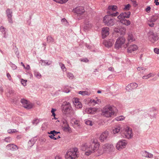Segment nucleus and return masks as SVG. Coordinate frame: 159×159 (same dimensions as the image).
<instances>
[{"instance_id": "f257e3e1", "label": "nucleus", "mask_w": 159, "mask_h": 159, "mask_svg": "<svg viewBox=\"0 0 159 159\" xmlns=\"http://www.w3.org/2000/svg\"><path fill=\"white\" fill-rule=\"evenodd\" d=\"M99 146V143L96 139H91L90 143L88 145L85 144L82 147L83 151L87 150L85 154L89 156L91 154L94 153L97 150L99 154H102L104 152H108L113 151L114 149L112 144L106 143L102 145V148L98 149Z\"/></svg>"}, {"instance_id": "f03ea898", "label": "nucleus", "mask_w": 159, "mask_h": 159, "mask_svg": "<svg viewBox=\"0 0 159 159\" xmlns=\"http://www.w3.org/2000/svg\"><path fill=\"white\" fill-rule=\"evenodd\" d=\"M63 113L67 116H71L74 115L75 112L73 110L70 104L68 102H65L61 106Z\"/></svg>"}, {"instance_id": "7ed1b4c3", "label": "nucleus", "mask_w": 159, "mask_h": 159, "mask_svg": "<svg viewBox=\"0 0 159 159\" xmlns=\"http://www.w3.org/2000/svg\"><path fill=\"white\" fill-rule=\"evenodd\" d=\"M116 107L113 106L107 105L102 110V115L106 117H109L114 115L115 113Z\"/></svg>"}, {"instance_id": "20e7f679", "label": "nucleus", "mask_w": 159, "mask_h": 159, "mask_svg": "<svg viewBox=\"0 0 159 159\" xmlns=\"http://www.w3.org/2000/svg\"><path fill=\"white\" fill-rule=\"evenodd\" d=\"M78 149L74 148L69 149L67 152L65 157L66 159H75L77 157Z\"/></svg>"}, {"instance_id": "39448f33", "label": "nucleus", "mask_w": 159, "mask_h": 159, "mask_svg": "<svg viewBox=\"0 0 159 159\" xmlns=\"http://www.w3.org/2000/svg\"><path fill=\"white\" fill-rule=\"evenodd\" d=\"M103 21L106 25L108 26L113 25L115 23L114 18L109 15L105 16L103 18Z\"/></svg>"}, {"instance_id": "423d86ee", "label": "nucleus", "mask_w": 159, "mask_h": 159, "mask_svg": "<svg viewBox=\"0 0 159 159\" xmlns=\"http://www.w3.org/2000/svg\"><path fill=\"white\" fill-rule=\"evenodd\" d=\"M121 136L124 138L131 139L133 136L132 129L129 127H127L122 131Z\"/></svg>"}, {"instance_id": "0eeeda50", "label": "nucleus", "mask_w": 159, "mask_h": 159, "mask_svg": "<svg viewBox=\"0 0 159 159\" xmlns=\"http://www.w3.org/2000/svg\"><path fill=\"white\" fill-rule=\"evenodd\" d=\"M125 39L123 36L119 37L116 40L115 44V48L119 49L121 48L122 46L125 43Z\"/></svg>"}, {"instance_id": "6e6552de", "label": "nucleus", "mask_w": 159, "mask_h": 159, "mask_svg": "<svg viewBox=\"0 0 159 159\" xmlns=\"http://www.w3.org/2000/svg\"><path fill=\"white\" fill-rule=\"evenodd\" d=\"M148 35L149 40L153 43H154L158 39L157 34L151 30L148 33Z\"/></svg>"}, {"instance_id": "1a4fd4ad", "label": "nucleus", "mask_w": 159, "mask_h": 159, "mask_svg": "<svg viewBox=\"0 0 159 159\" xmlns=\"http://www.w3.org/2000/svg\"><path fill=\"white\" fill-rule=\"evenodd\" d=\"M128 143L126 140L124 139L120 140L116 144V148L119 150H120L125 148Z\"/></svg>"}, {"instance_id": "9d476101", "label": "nucleus", "mask_w": 159, "mask_h": 159, "mask_svg": "<svg viewBox=\"0 0 159 159\" xmlns=\"http://www.w3.org/2000/svg\"><path fill=\"white\" fill-rule=\"evenodd\" d=\"M20 102L22 104L23 106L25 108L27 109L32 108L34 105L32 103L24 99H21Z\"/></svg>"}, {"instance_id": "9b49d317", "label": "nucleus", "mask_w": 159, "mask_h": 159, "mask_svg": "<svg viewBox=\"0 0 159 159\" xmlns=\"http://www.w3.org/2000/svg\"><path fill=\"white\" fill-rule=\"evenodd\" d=\"M158 15L155 14L149 19L147 22L148 25L151 27H153L154 23L158 18Z\"/></svg>"}, {"instance_id": "f8f14e48", "label": "nucleus", "mask_w": 159, "mask_h": 159, "mask_svg": "<svg viewBox=\"0 0 159 159\" xmlns=\"http://www.w3.org/2000/svg\"><path fill=\"white\" fill-rule=\"evenodd\" d=\"M73 11L78 16L83 14L85 11L84 7L82 6L77 7L73 9Z\"/></svg>"}, {"instance_id": "ddd939ff", "label": "nucleus", "mask_w": 159, "mask_h": 159, "mask_svg": "<svg viewBox=\"0 0 159 159\" xmlns=\"http://www.w3.org/2000/svg\"><path fill=\"white\" fill-rule=\"evenodd\" d=\"M114 30L115 32L118 33L121 35H123L125 34L126 30L125 28L124 27L118 26L115 28Z\"/></svg>"}, {"instance_id": "4468645a", "label": "nucleus", "mask_w": 159, "mask_h": 159, "mask_svg": "<svg viewBox=\"0 0 159 159\" xmlns=\"http://www.w3.org/2000/svg\"><path fill=\"white\" fill-rule=\"evenodd\" d=\"M92 26V25L90 23L88 20H85L84 21V30L85 31H86L90 30Z\"/></svg>"}, {"instance_id": "2eb2a0df", "label": "nucleus", "mask_w": 159, "mask_h": 159, "mask_svg": "<svg viewBox=\"0 0 159 159\" xmlns=\"http://www.w3.org/2000/svg\"><path fill=\"white\" fill-rule=\"evenodd\" d=\"M130 15V11L122 12L118 16L117 18L119 19H123L125 18H129Z\"/></svg>"}, {"instance_id": "dca6fc26", "label": "nucleus", "mask_w": 159, "mask_h": 159, "mask_svg": "<svg viewBox=\"0 0 159 159\" xmlns=\"http://www.w3.org/2000/svg\"><path fill=\"white\" fill-rule=\"evenodd\" d=\"M108 135V132L107 131H105L102 133L100 135L99 138V140L102 142H103L106 140Z\"/></svg>"}, {"instance_id": "f3484780", "label": "nucleus", "mask_w": 159, "mask_h": 159, "mask_svg": "<svg viewBox=\"0 0 159 159\" xmlns=\"http://www.w3.org/2000/svg\"><path fill=\"white\" fill-rule=\"evenodd\" d=\"M109 28L108 27H106L102 28V38L103 39L105 38L109 34Z\"/></svg>"}, {"instance_id": "a211bd4d", "label": "nucleus", "mask_w": 159, "mask_h": 159, "mask_svg": "<svg viewBox=\"0 0 159 159\" xmlns=\"http://www.w3.org/2000/svg\"><path fill=\"white\" fill-rule=\"evenodd\" d=\"M114 41L112 39H110L108 41L104 40L103 42V44L107 47H111L114 44Z\"/></svg>"}, {"instance_id": "6ab92c4d", "label": "nucleus", "mask_w": 159, "mask_h": 159, "mask_svg": "<svg viewBox=\"0 0 159 159\" xmlns=\"http://www.w3.org/2000/svg\"><path fill=\"white\" fill-rule=\"evenodd\" d=\"M138 49L137 46L135 44L130 45L127 48V52L129 53H132Z\"/></svg>"}, {"instance_id": "aec40b11", "label": "nucleus", "mask_w": 159, "mask_h": 159, "mask_svg": "<svg viewBox=\"0 0 159 159\" xmlns=\"http://www.w3.org/2000/svg\"><path fill=\"white\" fill-rule=\"evenodd\" d=\"M7 149L8 150L15 151L18 149V147L13 144H8L6 147Z\"/></svg>"}, {"instance_id": "412c9836", "label": "nucleus", "mask_w": 159, "mask_h": 159, "mask_svg": "<svg viewBox=\"0 0 159 159\" xmlns=\"http://www.w3.org/2000/svg\"><path fill=\"white\" fill-rule=\"evenodd\" d=\"M157 111L156 108L155 107H152L150 109V112H151L150 115L151 117H155L157 113H156V111Z\"/></svg>"}, {"instance_id": "4be33fe9", "label": "nucleus", "mask_w": 159, "mask_h": 159, "mask_svg": "<svg viewBox=\"0 0 159 159\" xmlns=\"http://www.w3.org/2000/svg\"><path fill=\"white\" fill-rule=\"evenodd\" d=\"M0 30L3 35V37L5 38H7V30H6V28L2 26L0 28Z\"/></svg>"}, {"instance_id": "5701e85b", "label": "nucleus", "mask_w": 159, "mask_h": 159, "mask_svg": "<svg viewBox=\"0 0 159 159\" xmlns=\"http://www.w3.org/2000/svg\"><path fill=\"white\" fill-rule=\"evenodd\" d=\"M97 110L95 108H90L86 109V111L88 114H94L96 111Z\"/></svg>"}, {"instance_id": "b1692460", "label": "nucleus", "mask_w": 159, "mask_h": 159, "mask_svg": "<svg viewBox=\"0 0 159 159\" xmlns=\"http://www.w3.org/2000/svg\"><path fill=\"white\" fill-rule=\"evenodd\" d=\"M41 61V64L43 66L49 65L52 63V61L48 60H40Z\"/></svg>"}, {"instance_id": "393cba45", "label": "nucleus", "mask_w": 159, "mask_h": 159, "mask_svg": "<svg viewBox=\"0 0 159 159\" xmlns=\"http://www.w3.org/2000/svg\"><path fill=\"white\" fill-rule=\"evenodd\" d=\"M143 156L145 157L149 158H152L153 157V154L147 152L146 151L143 152Z\"/></svg>"}, {"instance_id": "a878e982", "label": "nucleus", "mask_w": 159, "mask_h": 159, "mask_svg": "<svg viewBox=\"0 0 159 159\" xmlns=\"http://www.w3.org/2000/svg\"><path fill=\"white\" fill-rule=\"evenodd\" d=\"M128 35L127 39L129 42H131L135 40V38L133 35L131 33H128Z\"/></svg>"}, {"instance_id": "bb28decb", "label": "nucleus", "mask_w": 159, "mask_h": 159, "mask_svg": "<svg viewBox=\"0 0 159 159\" xmlns=\"http://www.w3.org/2000/svg\"><path fill=\"white\" fill-rule=\"evenodd\" d=\"M120 19V22L123 25L127 26L129 25L130 24V21L128 20H127L125 19Z\"/></svg>"}, {"instance_id": "cd10ccee", "label": "nucleus", "mask_w": 159, "mask_h": 159, "mask_svg": "<svg viewBox=\"0 0 159 159\" xmlns=\"http://www.w3.org/2000/svg\"><path fill=\"white\" fill-rule=\"evenodd\" d=\"M6 14L7 17H12V11L9 8H7L6 10Z\"/></svg>"}, {"instance_id": "c85d7f7f", "label": "nucleus", "mask_w": 159, "mask_h": 159, "mask_svg": "<svg viewBox=\"0 0 159 159\" xmlns=\"http://www.w3.org/2000/svg\"><path fill=\"white\" fill-rule=\"evenodd\" d=\"M120 130V127L119 126H117L115 127L113 129V132L114 134H116L119 132Z\"/></svg>"}, {"instance_id": "c756f323", "label": "nucleus", "mask_w": 159, "mask_h": 159, "mask_svg": "<svg viewBox=\"0 0 159 159\" xmlns=\"http://www.w3.org/2000/svg\"><path fill=\"white\" fill-rule=\"evenodd\" d=\"M79 94H81L83 96L85 95H89L91 94L90 92L87 91H80L79 92Z\"/></svg>"}, {"instance_id": "7c9ffc66", "label": "nucleus", "mask_w": 159, "mask_h": 159, "mask_svg": "<svg viewBox=\"0 0 159 159\" xmlns=\"http://www.w3.org/2000/svg\"><path fill=\"white\" fill-rule=\"evenodd\" d=\"M47 39L48 43H52L54 41V39L50 36L47 37Z\"/></svg>"}, {"instance_id": "2f4dec72", "label": "nucleus", "mask_w": 159, "mask_h": 159, "mask_svg": "<svg viewBox=\"0 0 159 159\" xmlns=\"http://www.w3.org/2000/svg\"><path fill=\"white\" fill-rule=\"evenodd\" d=\"M35 141L36 140L34 139H32L30 140L28 142V146L30 147H31L34 145Z\"/></svg>"}, {"instance_id": "473e14b6", "label": "nucleus", "mask_w": 159, "mask_h": 159, "mask_svg": "<svg viewBox=\"0 0 159 159\" xmlns=\"http://www.w3.org/2000/svg\"><path fill=\"white\" fill-rule=\"evenodd\" d=\"M117 8V7L115 5L109 6L108 7V9L109 10H111L113 11H115Z\"/></svg>"}, {"instance_id": "72a5a7b5", "label": "nucleus", "mask_w": 159, "mask_h": 159, "mask_svg": "<svg viewBox=\"0 0 159 159\" xmlns=\"http://www.w3.org/2000/svg\"><path fill=\"white\" fill-rule=\"evenodd\" d=\"M131 88L132 89L136 88L138 86V84L135 83H133L130 84Z\"/></svg>"}, {"instance_id": "f704fd0d", "label": "nucleus", "mask_w": 159, "mask_h": 159, "mask_svg": "<svg viewBox=\"0 0 159 159\" xmlns=\"http://www.w3.org/2000/svg\"><path fill=\"white\" fill-rule=\"evenodd\" d=\"M154 75H153L152 73H150L146 76H144L142 77V78L144 79L147 80L151 77H153Z\"/></svg>"}, {"instance_id": "c9c22d12", "label": "nucleus", "mask_w": 159, "mask_h": 159, "mask_svg": "<svg viewBox=\"0 0 159 159\" xmlns=\"http://www.w3.org/2000/svg\"><path fill=\"white\" fill-rule=\"evenodd\" d=\"M34 74V76L38 79H40L41 77V74L39 72L35 71Z\"/></svg>"}, {"instance_id": "e433bc0d", "label": "nucleus", "mask_w": 159, "mask_h": 159, "mask_svg": "<svg viewBox=\"0 0 159 159\" xmlns=\"http://www.w3.org/2000/svg\"><path fill=\"white\" fill-rule=\"evenodd\" d=\"M131 6L129 4H128L125 5L123 9L124 11H128L129 10Z\"/></svg>"}, {"instance_id": "4c0bfd02", "label": "nucleus", "mask_w": 159, "mask_h": 159, "mask_svg": "<svg viewBox=\"0 0 159 159\" xmlns=\"http://www.w3.org/2000/svg\"><path fill=\"white\" fill-rule=\"evenodd\" d=\"M59 65L61 69L63 71H66V69L65 66V65L63 64L60 62L59 63Z\"/></svg>"}, {"instance_id": "58836bf2", "label": "nucleus", "mask_w": 159, "mask_h": 159, "mask_svg": "<svg viewBox=\"0 0 159 159\" xmlns=\"http://www.w3.org/2000/svg\"><path fill=\"white\" fill-rule=\"evenodd\" d=\"M74 105L75 107L77 108H80L82 107V105L80 102L76 103L74 104Z\"/></svg>"}, {"instance_id": "ea45409f", "label": "nucleus", "mask_w": 159, "mask_h": 159, "mask_svg": "<svg viewBox=\"0 0 159 159\" xmlns=\"http://www.w3.org/2000/svg\"><path fill=\"white\" fill-rule=\"evenodd\" d=\"M125 118V117L123 116H120L115 118L116 120L117 121H121L124 120Z\"/></svg>"}, {"instance_id": "a19ab883", "label": "nucleus", "mask_w": 159, "mask_h": 159, "mask_svg": "<svg viewBox=\"0 0 159 159\" xmlns=\"http://www.w3.org/2000/svg\"><path fill=\"white\" fill-rule=\"evenodd\" d=\"M67 77L70 79H72L74 78V76L73 74L69 72L67 74Z\"/></svg>"}, {"instance_id": "79ce46f5", "label": "nucleus", "mask_w": 159, "mask_h": 159, "mask_svg": "<svg viewBox=\"0 0 159 159\" xmlns=\"http://www.w3.org/2000/svg\"><path fill=\"white\" fill-rule=\"evenodd\" d=\"M58 133H60V132L56 131L54 130L51 131L50 133H48L49 134L54 135V136Z\"/></svg>"}, {"instance_id": "37998d69", "label": "nucleus", "mask_w": 159, "mask_h": 159, "mask_svg": "<svg viewBox=\"0 0 159 159\" xmlns=\"http://www.w3.org/2000/svg\"><path fill=\"white\" fill-rule=\"evenodd\" d=\"M4 140L6 142L9 143L11 142L12 140V139L10 137H7L5 138Z\"/></svg>"}, {"instance_id": "c03bdc74", "label": "nucleus", "mask_w": 159, "mask_h": 159, "mask_svg": "<svg viewBox=\"0 0 159 159\" xmlns=\"http://www.w3.org/2000/svg\"><path fill=\"white\" fill-rule=\"evenodd\" d=\"M85 123L87 125L92 126L93 125L92 121L90 120H86Z\"/></svg>"}, {"instance_id": "a18cd8bd", "label": "nucleus", "mask_w": 159, "mask_h": 159, "mask_svg": "<svg viewBox=\"0 0 159 159\" xmlns=\"http://www.w3.org/2000/svg\"><path fill=\"white\" fill-rule=\"evenodd\" d=\"M131 1L133 6L136 7L138 5V3L135 0H131Z\"/></svg>"}, {"instance_id": "49530a36", "label": "nucleus", "mask_w": 159, "mask_h": 159, "mask_svg": "<svg viewBox=\"0 0 159 159\" xmlns=\"http://www.w3.org/2000/svg\"><path fill=\"white\" fill-rule=\"evenodd\" d=\"M8 21L10 24H13V20L12 17H7Z\"/></svg>"}, {"instance_id": "de8ad7c7", "label": "nucleus", "mask_w": 159, "mask_h": 159, "mask_svg": "<svg viewBox=\"0 0 159 159\" xmlns=\"http://www.w3.org/2000/svg\"><path fill=\"white\" fill-rule=\"evenodd\" d=\"M80 61H83L85 62H88L89 61V60L86 58L81 59H80Z\"/></svg>"}, {"instance_id": "09e8293b", "label": "nucleus", "mask_w": 159, "mask_h": 159, "mask_svg": "<svg viewBox=\"0 0 159 159\" xmlns=\"http://www.w3.org/2000/svg\"><path fill=\"white\" fill-rule=\"evenodd\" d=\"M26 80H24L23 79H22L21 80V84L24 86H25L26 85Z\"/></svg>"}, {"instance_id": "8fccbe9b", "label": "nucleus", "mask_w": 159, "mask_h": 159, "mask_svg": "<svg viewBox=\"0 0 159 159\" xmlns=\"http://www.w3.org/2000/svg\"><path fill=\"white\" fill-rule=\"evenodd\" d=\"M39 120L38 119H35L33 120L32 122V123L33 124L36 125L37 124L39 123Z\"/></svg>"}, {"instance_id": "3c124183", "label": "nucleus", "mask_w": 159, "mask_h": 159, "mask_svg": "<svg viewBox=\"0 0 159 159\" xmlns=\"http://www.w3.org/2000/svg\"><path fill=\"white\" fill-rule=\"evenodd\" d=\"M126 90H127V91H129L130 90H131L132 89H131V86H130V84H128L126 88Z\"/></svg>"}, {"instance_id": "603ef678", "label": "nucleus", "mask_w": 159, "mask_h": 159, "mask_svg": "<svg viewBox=\"0 0 159 159\" xmlns=\"http://www.w3.org/2000/svg\"><path fill=\"white\" fill-rule=\"evenodd\" d=\"M17 131L15 129H9L8 130V132L9 133H15Z\"/></svg>"}, {"instance_id": "864d4df0", "label": "nucleus", "mask_w": 159, "mask_h": 159, "mask_svg": "<svg viewBox=\"0 0 159 159\" xmlns=\"http://www.w3.org/2000/svg\"><path fill=\"white\" fill-rule=\"evenodd\" d=\"M64 130H67L68 131H69L70 129V127L68 124H67L66 125L64 126Z\"/></svg>"}, {"instance_id": "5fc2aeb1", "label": "nucleus", "mask_w": 159, "mask_h": 159, "mask_svg": "<svg viewBox=\"0 0 159 159\" xmlns=\"http://www.w3.org/2000/svg\"><path fill=\"white\" fill-rule=\"evenodd\" d=\"M56 110L55 109L52 108L51 112L52 114V116H55L56 115L55 114V111Z\"/></svg>"}, {"instance_id": "6e6d98bb", "label": "nucleus", "mask_w": 159, "mask_h": 159, "mask_svg": "<svg viewBox=\"0 0 159 159\" xmlns=\"http://www.w3.org/2000/svg\"><path fill=\"white\" fill-rule=\"evenodd\" d=\"M151 7L150 6H148L147 8L145 9V11L148 13H149L151 10Z\"/></svg>"}, {"instance_id": "4d7b16f0", "label": "nucleus", "mask_w": 159, "mask_h": 159, "mask_svg": "<svg viewBox=\"0 0 159 159\" xmlns=\"http://www.w3.org/2000/svg\"><path fill=\"white\" fill-rule=\"evenodd\" d=\"M154 51L157 54H159V49L158 48H155L154 49Z\"/></svg>"}, {"instance_id": "13d9d810", "label": "nucleus", "mask_w": 159, "mask_h": 159, "mask_svg": "<svg viewBox=\"0 0 159 159\" xmlns=\"http://www.w3.org/2000/svg\"><path fill=\"white\" fill-rule=\"evenodd\" d=\"M11 66L13 70H15L16 68V66L14 64H11Z\"/></svg>"}, {"instance_id": "bf43d9fd", "label": "nucleus", "mask_w": 159, "mask_h": 159, "mask_svg": "<svg viewBox=\"0 0 159 159\" xmlns=\"http://www.w3.org/2000/svg\"><path fill=\"white\" fill-rule=\"evenodd\" d=\"M79 102H80L79 101V99L77 98L75 99L73 101V102L74 103V104H75Z\"/></svg>"}, {"instance_id": "052dcab7", "label": "nucleus", "mask_w": 159, "mask_h": 159, "mask_svg": "<svg viewBox=\"0 0 159 159\" xmlns=\"http://www.w3.org/2000/svg\"><path fill=\"white\" fill-rule=\"evenodd\" d=\"M91 103H93V105H94L95 104H98V102H97V101L96 100H94V99H91Z\"/></svg>"}, {"instance_id": "680f3d73", "label": "nucleus", "mask_w": 159, "mask_h": 159, "mask_svg": "<svg viewBox=\"0 0 159 159\" xmlns=\"http://www.w3.org/2000/svg\"><path fill=\"white\" fill-rule=\"evenodd\" d=\"M119 14L118 12H116V13H114L112 14H110V15L113 16H118Z\"/></svg>"}, {"instance_id": "e2e57ef3", "label": "nucleus", "mask_w": 159, "mask_h": 159, "mask_svg": "<svg viewBox=\"0 0 159 159\" xmlns=\"http://www.w3.org/2000/svg\"><path fill=\"white\" fill-rule=\"evenodd\" d=\"M74 124L76 125H77L78 126L80 125L79 121L77 120H75L74 121Z\"/></svg>"}, {"instance_id": "0e129e2a", "label": "nucleus", "mask_w": 159, "mask_h": 159, "mask_svg": "<svg viewBox=\"0 0 159 159\" xmlns=\"http://www.w3.org/2000/svg\"><path fill=\"white\" fill-rule=\"evenodd\" d=\"M54 135H53V134H51V135L49 136V137L52 139H53L54 140L57 139V138H55L54 137Z\"/></svg>"}, {"instance_id": "69168bd1", "label": "nucleus", "mask_w": 159, "mask_h": 159, "mask_svg": "<svg viewBox=\"0 0 159 159\" xmlns=\"http://www.w3.org/2000/svg\"><path fill=\"white\" fill-rule=\"evenodd\" d=\"M137 70L139 71H140L141 70H145L146 69L145 68L143 67H138L137 68Z\"/></svg>"}, {"instance_id": "338daca9", "label": "nucleus", "mask_w": 159, "mask_h": 159, "mask_svg": "<svg viewBox=\"0 0 159 159\" xmlns=\"http://www.w3.org/2000/svg\"><path fill=\"white\" fill-rule=\"evenodd\" d=\"M7 76L9 80H11V78L9 73H8L7 74Z\"/></svg>"}, {"instance_id": "774afa93", "label": "nucleus", "mask_w": 159, "mask_h": 159, "mask_svg": "<svg viewBox=\"0 0 159 159\" xmlns=\"http://www.w3.org/2000/svg\"><path fill=\"white\" fill-rule=\"evenodd\" d=\"M154 3L156 6L159 5V2H158V0H154Z\"/></svg>"}]
</instances>
